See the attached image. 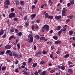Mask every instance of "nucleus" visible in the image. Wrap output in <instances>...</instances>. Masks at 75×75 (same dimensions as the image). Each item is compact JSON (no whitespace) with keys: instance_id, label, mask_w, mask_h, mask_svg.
Masks as SVG:
<instances>
[{"instance_id":"603ef678","label":"nucleus","mask_w":75,"mask_h":75,"mask_svg":"<svg viewBox=\"0 0 75 75\" xmlns=\"http://www.w3.org/2000/svg\"><path fill=\"white\" fill-rule=\"evenodd\" d=\"M13 20L14 21H17L18 20V18H13Z\"/></svg>"},{"instance_id":"aec40b11","label":"nucleus","mask_w":75,"mask_h":75,"mask_svg":"<svg viewBox=\"0 0 75 75\" xmlns=\"http://www.w3.org/2000/svg\"><path fill=\"white\" fill-rule=\"evenodd\" d=\"M11 33H13L14 32V28H11Z\"/></svg>"},{"instance_id":"680f3d73","label":"nucleus","mask_w":75,"mask_h":75,"mask_svg":"<svg viewBox=\"0 0 75 75\" xmlns=\"http://www.w3.org/2000/svg\"><path fill=\"white\" fill-rule=\"evenodd\" d=\"M60 75V72L59 71H57L56 73V75Z\"/></svg>"},{"instance_id":"ddd939ff","label":"nucleus","mask_w":75,"mask_h":75,"mask_svg":"<svg viewBox=\"0 0 75 75\" xmlns=\"http://www.w3.org/2000/svg\"><path fill=\"white\" fill-rule=\"evenodd\" d=\"M47 74V71H43L41 75H45Z\"/></svg>"},{"instance_id":"c85d7f7f","label":"nucleus","mask_w":75,"mask_h":75,"mask_svg":"<svg viewBox=\"0 0 75 75\" xmlns=\"http://www.w3.org/2000/svg\"><path fill=\"white\" fill-rule=\"evenodd\" d=\"M38 72L39 74H40V75H41V74H42V70H38Z\"/></svg>"},{"instance_id":"2eb2a0df","label":"nucleus","mask_w":75,"mask_h":75,"mask_svg":"<svg viewBox=\"0 0 75 75\" xmlns=\"http://www.w3.org/2000/svg\"><path fill=\"white\" fill-rule=\"evenodd\" d=\"M44 14L46 17L47 18H48L49 16V15H48V13H46V12L45 11Z\"/></svg>"},{"instance_id":"69168bd1","label":"nucleus","mask_w":75,"mask_h":75,"mask_svg":"<svg viewBox=\"0 0 75 75\" xmlns=\"http://www.w3.org/2000/svg\"><path fill=\"white\" fill-rule=\"evenodd\" d=\"M70 5H71V4L70 3H69L67 4V7H69V6H70Z\"/></svg>"},{"instance_id":"f257e3e1","label":"nucleus","mask_w":75,"mask_h":75,"mask_svg":"<svg viewBox=\"0 0 75 75\" xmlns=\"http://www.w3.org/2000/svg\"><path fill=\"white\" fill-rule=\"evenodd\" d=\"M29 39H27L26 40L30 42V43H31V42H33V40L34 38H33V36L31 34H29L28 36Z\"/></svg>"},{"instance_id":"37998d69","label":"nucleus","mask_w":75,"mask_h":75,"mask_svg":"<svg viewBox=\"0 0 75 75\" xmlns=\"http://www.w3.org/2000/svg\"><path fill=\"white\" fill-rule=\"evenodd\" d=\"M27 17H28V16H25V17L24 18V19L25 20H27Z\"/></svg>"},{"instance_id":"a19ab883","label":"nucleus","mask_w":75,"mask_h":75,"mask_svg":"<svg viewBox=\"0 0 75 75\" xmlns=\"http://www.w3.org/2000/svg\"><path fill=\"white\" fill-rule=\"evenodd\" d=\"M55 69H53V70H52L51 71H50V72L51 74H52V73H54V72H55Z\"/></svg>"},{"instance_id":"1a4fd4ad","label":"nucleus","mask_w":75,"mask_h":75,"mask_svg":"<svg viewBox=\"0 0 75 75\" xmlns=\"http://www.w3.org/2000/svg\"><path fill=\"white\" fill-rule=\"evenodd\" d=\"M4 34V30L1 29L0 31V36Z\"/></svg>"},{"instance_id":"ea45409f","label":"nucleus","mask_w":75,"mask_h":75,"mask_svg":"<svg viewBox=\"0 0 75 75\" xmlns=\"http://www.w3.org/2000/svg\"><path fill=\"white\" fill-rule=\"evenodd\" d=\"M42 53L43 54H47V52L45 51V50H43Z\"/></svg>"},{"instance_id":"72a5a7b5","label":"nucleus","mask_w":75,"mask_h":75,"mask_svg":"<svg viewBox=\"0 0 75 75\" xmlns=\"http://www.w3.org/2000/svg\"><path fill=\"white\" fill-rule=\"evenodd\" d=\"M61 69L63 70H64V69H65V67L64 66H62L61 67Z\"/></svg>"},{"instance_id":"9b49d317","label":"nucleus","mask_w":75,"mask_h":75,"mask_svg":"<svg viewBox=\"0 0 75 75\" xmlns=\"http://www.w3.org/2000/svg\"><path fill=\"white\" fill-rule=\"evenodd\" d=\"M54 43L55 44H60L61 43V41H56L54 42Z\"/></svg>"},{"instance_id":"393cba45","label":"nucleus","mask_w":75,"mask_h":75,"mask_svg":"<svg viewBox=\"0 0 75 75\" xmlns=\"http://www.w3.org/2000/svg\"><path fill=\"white\" fill-rule=\"evenodd\" d=\"M15 2L16 3V5H19V4H20V2H19V1L18 0H17L15 1Z\"/></svg>"},{"instance_id":"0e129e2a","label":"nucleus","mask_w":75,"mask_h":75,"mask_svg":"<svg viewBox=\"0 0 75 75\" xmlns=\"http://www.w3.org/2000/svg\"><path fill=\"white\" fill-rule=\"evenodd\" d=\"M18 63V60H16V61H15V64H17Z\"/></svg>"},{"instance_id":"5fc2aeb1","label":"nucleus","mask_w":75,"mask_h":75,"mask_svg":"<svg viewBox=\"0 0 75 75\" xmlns=\"http://www.w3.org/2000/svg\"><path fill=\"white\" fill-rule=\"evenodd\" d=\"M45 62H44L43 61H42L40 62V64H44Z\"/></svg>"},{"instance_id":"423d86ee","label":"nucleus","mask_w":75,"mask_h":75,"mask_svg":"<svg viewBox=\"0 0 75 75\" xmlns=\"http://www.w3.org/2000/svg\"><path fill=\"white\" fill-rule=\"evenodd\" d=\"M22 72L23 73V74H25V75H29V73L28 72H27V71L24 70Z\"/></svg>"},{"instance_id":"9d476101","label":"nucleus","mask_w":75,"mask_h":75,"mask_svg":"<svg viewBox=\"0 0 75 75\" xmlns=\"http://www.w3.org/2000/svg\"><path fill=\"white\" fill-rule=\"evenodd\" d=\"M73 33H74V31L72 30H70L69 32V34L70 35H73Z\"/></svg>"},{"instance_id":"5701e85b","label":"nucleus","mask_w":75,"mask_h":75,"mask_svg":"<svg viewBox=\"0 0 75 75\" xmlns=\"http://www.w3.org/2000/svg\"><path fill=\"white\" fill-rule=\"evenodd\" d=\"M61 26H60V25H59L57 28V31H59V30L60 29H61Z\"/></svg>"},{"instance_id":"c756f323","label":"nucleus","mask_w":75,"mask_h":75,"mask_svg":"<svg viewBox=\"0 0 75 75\" xmlns=\"http://www.w3.org/2000/svg\"><path fill=\"white\" fill-rule=\"evenodd\" d=\"M11 50H7L6 52V54H9L10 52H11Z\"/></svg>"},{"instance_id":"2f4dec72","label":"nucleus","mask_w":75,"mask_h":75,"mask_svg":"<svg viewBox=\"0 0 75 75\" xmlns=\"http://www.w3.org/2000/svg\"><path fill=\"white\" fill-rule=\"evenodd\" d=\"M17 35L18 36H21L22 35V33L21 32H19L17 34Z\"/></svg>"},{"instance_id":"f704fd0d","label":"nucleus","mask_w":75,"mask_h":75,"mask_svg":"<svg viewBox=\"0 0 75 75\" xmlns=\"http://www.w3.org/2000/svg\"><path fill=\"white\" fill-rule=\"evenodd\" d=\"M68 65H72V64H73V63H72V62L69 61L68 62Z\"/></svg>"},{"instance_id":"de8ad7c7","label":"nucleus","mask_w":75,"mask_h":75,"mask_svg":"<svg viewBox=\"0 0 75 75\" xmlns=\"http://www.w3.org/2000/svg\"><path fill=\"white\" fill-rule=\"evenodd\" d=\"M36 23H39L40 22V20L38 19V20H36Z\"/></svg>"},{"instance_id":"13d9d810","label":"nucleus","mask_w":75,"mask_h":75,"mask_svg":"<svg viewBox=\"0 0 75 75\" xmlns=\"http://www.w3.org/2000/svg\"><path fill=\"white\" fill-rule=\"evenodd\" d=\"M14 11V9L13 8H12L11 9V12H13V11Z\"/></svg>"},{"instance_id":"7c9ffc66","label":"nucleus","mask_w":75,"mask_h":75,"mask_svg":"<svg viewBox=\"0 0 75 75\" xmlns=\"http://www.w3.org/2000/svg\"><path fill=\"white\" fill-rule=\"evenodd\" d=\"M35 37L37 40H39L40 39V36L38 35H37L35 36Z\"/></svg>"},{"instance_id":"8fccbe9b","label":"nucleus","mask_w":75,"mask_h":75,"mask_svg":"<svg viewBox=\"0 0 75 75\" xmlns=\"http://www.w3.org/2000/svg\"><path fill=\"white\" fill-rule=\"evenodd\" d=\"M23 65H24V66H25L26 65H27V64H26V62H24L23 63Z\"/></svg>"},{"instance_id":"dca6fc26","label":"nucleus","mask_w":75,"mask_h":75,"mask_svg":"<svg viewBox=\"0 0 75 75\" xmlns=\"http://www.w3.org/2000/svg\"><path fill=\"white\" fill-rule=\"evenodd\" d=\"M7 69L6 67L3 66L1 67V69L2 71H5Z\"/></svg>"},{"instance_id":"473e14b6","label":"nucleus","mask_w":75,"mask_h":75,"mask_svg":"<svg viewBox=\"0 0 75 75\" xmlns=\"http://www.w3.org/2000/svg\"><path fill=\"white\" fill-rule=\"evenodd\" d=\"M20 3L21 6H24V1H21Z\"/></svg>"},{"instance_id":"cd10ccee","label":"nucleus","mask_w":75,"mask_h":75,"mask_svg":"<svg viewBox=\"0 0 75 75\" xmlns=\"http://www.w3.org/2000/svg\"><path fill=\"white\" fill-rule=\"evenodd\" d=\"M17 47H18V50H20V43H18L17 45Z\"/></svg>"},{"instance_id":"7ed1b4c3","label":"nucleus","mask_w":75,"mask_h":75,"mask_svg":"<svg viewBox=\"0 0 75 75\" xmlns=\"http://www.w3.org/2000/svg\"><path fill=\"white\" fill-rule=\"evenodd\" d=\"M12 47V45H7L5 46V48L6 50H8V49H10Z\"/></svg>"},{"instance_id":"052dcab7","label":"nucleus","mask_w":75,"mask_h":75,"mask_svg":"<svg viewBox=\"0 0 75 75\" xmlns=\"http://www.w3.org/2000/svg\"><path fill=\"white\" fill-rule=\"evenodd\" d=\"M9 55L10 56H13V54H12V52H10L9 54Z\"/></svg>"},{"instance_id":"c9c22d12","label":"nucleus","mask_w":75,"mask_h":75,"mask_svg":"<svg viewBox=\"0 0 75 75\" xmlns=\"http://www.w3.org/2000/svg\"><path fill=\"white\" fill-rule=\"evenodd\" d=\"M37 63H34L33 65V67H36V66H37Z\"/></svg>"},{"instance_id":"79ce46f5","label":"nucleus","mask_w":75,"mask_h":75,"mask_svg":"<svg viewBox=\"0 0 75 75\" xmlns=\"http://www.w3.org/2000/svg\"><path fill=\"white\" fill-rule=\"evenodd\" d=\"M35 8V6L34 5H33L32 6V10H33V9H34V8Z\"/></svg>"},{"instance_id":"338daca9","label":"nucleus","mask_w":75,"mask_h":75,"mask_svg":"<svg viewBox=\"0 0 75 75\" xmlns=\"http://www.w3.org/2000/svg\"><path fill=\"white\" fill-rule=\"evenodd\" d=\"M53 45H52L51 46V50H54V47H53Z\"/></svg>"},{"instance_id":"6e6d98bb","label":"nucleus","mask_w":75,"mask_h":75,"mask_svg":"<svg viewBox=\"0 0 75 75\" xmlns=\"http://www.w3.org/2000/svg\"><path fill=\"white\" fill-rule=\"evenodd\" d=\"M38 1V0H35V1H34V4H37V2Z\"/></svg>"},{"instance_id":"3c124183","label":"nucleus","mask_w":75,"mask_h":75,"mask_svg":"<svg viewBox=\"0 0 75 75\" xmlns=\"http://www.w3.org/2000/svg\"><path fill=\"white\" fill-rule=\"evenodd\" d=\"M35 28V26H34V25H33L32 26V28L33 30H34Z\"/></svg>"},{"instance_id":"49530a36","label":"nucleus","mask_w":75,"mask_h":75,"mask_svg":"<svg viewBox=\"0 0 75 75\" xmlns=\"http://www.w3.org/2000/svg\"><path fill=\"white\" fill-rule=\"evenodd\" d=\"M45 39V37H42L40 38V40H44Z\"/></svg>"},{"instance_id":"412c9836","label":"nucleus","mask_w":75,"mask_h":75,"mask_svg":"<svg viewBox=\"0 0 75 75\" xmlns=\"http://www.w3.org/2000/svg\"><path fill=\"white\" fill-rule=\"evenodd\" d=\"M33 59L31 58H30L28 59V64H30V62H31V61H32V60Z\"/></svg>"},{"instance_id":"a878e982","label":"nucleus","mask_w":75,"mask_h":75,"mask_svg":"<svg viewBox=\"0 0 75 75\" xmlns=\"http://www.w3.org/2000/svg\"><path fill=\"white\" fill-rule=\"evenodd\" d=\"M47 18H49V19H53V16H49Z\"/></svg>"},{"instance_id":"864d4df0","label":"nucleus","mask_w":75,"mask_h":75,"mask_svg":"<svg viewBox=\"0 0 75 75\" xmlns=\"http://www.w3.org/2000/svg\"><path fill=\"white\" fill-rule=\"evenodd\" d=\"M34 74L35 75H38V73L37 71H35Z\"/></svg>"},{"instance_id":"4c0bfd02","label":"nucleus","mask_w":75,"mask_h":75,"mask_svg":"<svg viewBox=\"0 0 75 75\" xmlns=\"http://www.w3.org/2000/svg\"><path fill=\"white\" fill-rule=\"evenodd\" d=\"M6 33H5L3 35L2 37L3 38H5L6 37Z\"/></svg>"},{"instance_id":"f8f14e48","label":"nucleus","mask_w":75,"mask_h":75,"mask_svg":"<svg viewBox=\"0 0 75 75\" xmlns=\"http://www.w3.org/2000/svg\"><path fill=\"white\" fill-rule=\"evenodd\" d=\"M63 30V29H62L60 31H59L58 32V35H61V33H62V31Z\"/></svg>"},{"instance_id":"4d7b16f0","label":"nucleus","mask_w":75,"mask_h":75,"mask_svg":"<svg viewBox=\"0 0 75 75\" xmlns=\"http://www.w3.org/2000/svg\"><path fill=\"white\" fill-rule=\"evenodd\" d=\"M68 18H70V19H72V16H67Z\"/></svg>"},{"instance_id":"39448f33","label":"nucleus","mask_w":75,"mask_h":75,"mask_svg":"<svg viewBox=\"0 0 75 75\" xmlns=\"http://www.w3.org/2000/svg\"><path fill=\"white\" fill-rule=\"evenodd\" d=\"M13 57H15L17 58L18 56V54L15 52H13Z\"/></svg>"},{"instance_id":"6ab92c4d","label":"nucleus","mask_w":75,"mask_h":75,"mask_svg":"<svg viewBox=\"0 0 75 75\" xmlns=\"http://www.w3.org/2000/svg\"><path fill=\"white\" fill-rule=\"evenodd\" d=\"M68 72L70 74H72V70L71 69H69V70H68Z\"/></svg>"},{"instance_id":"bb28decb","label":"nucleus","mask_w":75,"mask_h":75,"mask_svg":"<svg viewBox=\"0 0 75 75\" xmlns=\"http://www.w3.org/2000/svg\"><path fill=\"white\" fill-rule=\"evenodd\" d=\"M62 16H66V13L65 12H62Z\"/></svg>"},{"instance_id":"e2e57ef3","label":"nucleus","mask_w":75,"mask_h":75,"mask_svg":"<svg viewBox=\"0 0 75 75\" xmlns=\"http://www.w3.org/2000/svg\"><path fill=\"white\" fill-rule=\"evenodd\" d=\"M15 31L16 33H18V30L17 29H15Z\"/></svg>"},{"instance_id":"0eeeda50","label":"nucleus","mask_w":75,"mask_h":75,"mask_svg":"<svg viewBox=\"0 0 75 75\" xmlns=\"http://www.w3.org/2000/svg\"><path fill=\"white\" fill-rule=\"evenodd\" d=\"M61 16H56L55 17V18L56 20H59L60 18H61Z\"/></svg>"},{"instance_id":"f3484780","label":"nucleus","mask_w":75,"mask_h":75,"mask_svg":"<svg viewBox=\"0 0 75 75\" xmlns=\"http://www.w3.org/2000/svg\"><path fill=\"white\" fill-rule=\"evenodd\" d=\"M36 16V14L31 15L30 16L32 18H34Z\"/></svg>"},{"instance_id":"6e6552de","label":"nucleus","mask_w":75,"mask_h":75,"mask_svg":"<svg viewBox=\"0 0 75 75\" xmlns=\"http://www.w3.org/2000/svg\"><path fill=\"white\" fill-rule=\"evenodd\" d=\"M5 4L6 5H9L10 4V1L8 0H6L5 2Z\"/></svg>"},{"instance_id":"09e8293b","label":"nucleus","mask_w":75,"mask_h":75,"mask_svg":"<svg viewBox=\"0 0 75 75\" xmlns=\"http://www.w3.org/2000/svg\"><path fill=\"white\" fill-rule=\"evenodd\" d=\"M15 72L17 73H18V72H19V71H18V69H16L15 70Z\"/></svg>"},{"instance_id":"20e7f679","label":"nucleus","mask_w":75,"mask_h":75,"mask_svg":"<svg viewBox=\"0 0 75 75\" xmlns=\"http://www.w3.org/2000/svg\"><path fill=\"white\" fill-rule=\"evenodd\" d=\"M16 16V14L14 13H11V14L9 15V17L10 18H13L14 17Z\"/></svg>"},{"instance_id":"4be33fe9","label":"nucleus","mask_w":75,"mask_h":75,"mask_svg":"<svg viewBox=\"0 0 75 75\" xmlns=\"http://www.w3.org/2000/svg\"><path fill=\"white\" fill-rule=\"evenodd\" d=\"M4 54V52L3 51H0V55H2Z\"/></svg>"},{"instance_id":"a18cd8bd","label":"nucleus","mask_w":75,"mask_h":75,"mask_svg":"<svg viewBox=\"0 0 75 75\" xmlns=\"http://www.w3.org/2000/svg\"><path fill=\"white\" fill-rule=\"evenodd\" d=\"M28 23H25V27H28Z\"/></svg>"},{"instance_id":"e433bc0d","label":"nucleus","mask_w":75,"mask_h":75,"mask_svg":"<svg viewBox=\"0 0 75 75\" xmlns=\"http://www.w3.org/2000/svg\"><path fill=\"white\" fill-rule=\"evenodd\" d=\"M53 38L54 40H58V37H57V36H54L53 37Z\"/></svg>"},{"instance_id":"58836bf2","label":"nucleus","mask_w":75,"mask_h":75,"mask_svg":"<svg viewBox=\"0 0 75 75\" xmlns=\"http://www.w3.org/2000/svg\"><path fill=\"white\" fill-rule=\"evenodd\" d=\"M70 3L71 4H74V1L73 0L71 1H70Z\"/></svg>"},{"instance_id":"c03bdc74","label":"nucleus","mask_w":75,"mask_h":75,"mask_svg":"<svg viewBox=\"0 0 75 75\" xmlns=\"http://www.w3.org/2000/svg\"><path fill=\"white\" fill-rule=\"evenodd\" d=\"M5 23H7V24H9L10 23V20H9V19H8L7 21H6Z\"/></svg>"},{"instance_id":"f03ea898","label":"nucleus","mask_w":75,"mask_h":75,"mask_svg":"<svg viewBox=\"0 0 75 75\" xmlns=\"http://www.w3.org/2000/svg\"><path fill=\"white\" fill-rule=\"evenodd\" d=\"M50 29L49 26L47 25H45L43 26L42 29V32H44V30L48 31Z\"/></svg>"},{"instance_id":"b1692460","label":"nucleus","mask_w":75,"mask_h":75,"mask_svg":"<svg viewBox=\"0 0 75 75\" xmlns=\"http://www.w3.org/2000/svg\"><path fill=\"white\" fill-rule=\"evenodd\" d=\"M48 3H49L50 5H52L53 3L52 2V1L51 0H49L48 2Z\"/></svg>"},{"instance_id":"a211bd4d","label":"nucleus","mask_w":75,"mask_h":75,"mask_svg":"<svg viewBox=\"0 0 75 75\" xmlns=\"http://www.w3.org/2000/svg\"><path fill=\"white\" fill-rule=\"evenodd\" d=\"M69 56V54H67L65 55L64 56V57L65 58H68Z\"/></svg>"},{"instance_id":"774afa93","label":"nucleus","mask_w":75,"mask_h":75,"mask_svg":"<svg viewBox=\"0 0 75 75\" xmlns=\"http://www.w3.org/2000/svg\"><path fill=\"white\" fill-rule=\"evenodd\" d=\"M18 8L20 10H23V8H22L21 6H19L18 7Z\"/></svg>"},{"instance_id":"bf43d9fd","label":"nucleus","mask_w":75,"mask_h":75,"mask_svg":"<svg viewBox=\"0 0 75 75\" xmlns=\"http://www.w3.org/2000/svg\"><path fill=\"white\" fill-rule=\"evenodd\" d=\"M35 28L36 29H38V28H39V27L38 25H36L35 26Z\"/></svg>"},{"instance_id":"4468645a","label":"nucleus","mask_w":75,"mask_h":75,"mask_svg":"<svg viewBox=\"0 0 75 75\" xmlns=\"http://www.w3.org/2000/svg\"><path fill=\"white\" fill-rule=\"evenodd\" d=\"M12 38H16V37H14V36L13 35H11L9 38V40H11Z\"/></svg>"}]
</instances>
